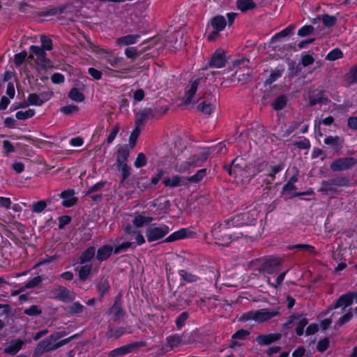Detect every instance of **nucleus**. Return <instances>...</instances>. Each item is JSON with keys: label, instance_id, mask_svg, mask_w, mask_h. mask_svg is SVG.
Wrapping results in <instances>:
<instances>
[{"label": "nucleus", "instance_id": "c85d7f7f", "mask_svg": "<svg viewBox=\"0 0 357 357\" xmlns=\"http://www.w3.org/2000/svg\"><path fill=\"white\" fill-rule=\"evenodd\" d=\"M206 175V169H202L198 170L194 175L192 176L188 177L185 178L186 181L191 183H197L203 179V178Z\"/></svg>", "mask_w": 357, "mask_h": 357}, {"label": "nucleus", "instance_id": "f3484780", "mask_svg": "<svg viewBox=\"0 0 357 357\" xmlns=\"http://www.w3.org/2000/svg\"><path fill=\"white\" fill-rule=\"evenodd\" d=\"M63 202L62 204L66 207H70L76 202V198L73 190H68L64 191L61 195Z\"/></svg>", "mask_w": 357, "mask_h": 357}, {"label": "nucleus", "instance_id": "de8ad7c7", "mask_svg": "<svg viewBox=\"0 0 357 357\" xmlns=\"http://www.w3.org/2000/svg\"><path fill=\"white\" fill-rule=\"evenodd\" d=\"M109 284L107 280L101 281L98 285V290L101 296H103L109 289Z\"/></svg>", "mask_w": 357, "mask_h": 357}, {"label": "nucleus", "instance_id": "c756f323", "mask_svg": "<svg viewBox=\"0 0 357 357\" xmlns=\"http://www.w3.org/2000/svg\"><path fill=\"white\" fill-rule=\"evenodd\" d=\"M197 107L201 112L205 114H210L214 110L213 105L209 102H207L206 101H203L201 102Z\"/></svg>", "mask_w": 357, "mask_h": 357}, {"label": "nucleus", "instance_id": "412c9836", "mask_svg": "<svg viewBox=\"0 0 357 357\" xmlns=\"http://www.w3.org/2000/svg\"><path fill=\"white\" fill-rule=\"evenodd\" d=\"M22 344L23 342L20 340H13L5 345L3 349L4 352L10 354H15L20 351Z\"/></svg>", "mask_w": 357, "mask_h": 357}, {"label": "nucleus", "instance_id": "052dcab7", "mask_svg": "<svg viewBox=\"0 0 357 357\" xmlns=\"http://www.w3.org/2000/svg\"><path fill=\"white\" fill-rule=\"evenodd\" d=\"M137 49L133 47H128L125 50V55L130 59H135L137 56Z\"/></svg>", "mask_w": 357, "mask_h": 357}, {"label": "nucleus", "instance_id": "b1692460", "mask_svg": "<svg viewBox=\"0 0 357 357\" xmlns=\"http://www.w3.org/2000/svg\"><path fill=\"white\" fill-rule=\"evenodd\" d=\"M188 231L185 228H182L174 233L171 234L167 238V242H172L174 241L180 240L187 237Z\"/></svg>", "mask_w": 357, "mask_h": 357}, {"label": "nucleus", "instance_id": "4d7b16f0", "mask_svg": "<svg viewBox=\"0 0 357 357\" xmlns=\"http://www.w3.org/2000/svg\"><path fill=\"white\" fill-rule=\"evenodd\" d=\"M129 350H130L129 347H123L118 348L116 349L113 350L111 352V355L112 356H118V355H124V354L128 353Z\"/></svg>", "mask_w": 357, "mask_h": 357}, {"label": "nucleus", "instance_id": "2eb2a0df", "mask_svg": "<svg viewBox=\"0 0 357 357\" xmlns=\"http://www.w3.org/2000/svg\"><path fill=\"white\" fill-rule=\"evenodd\" d=\"M139 38L137 34L127 35L116 39L115 44L116 46L123 47L126 45H132L136 43Z\"/></svg>", "mask_w": 357, "mask_h": 357}, {"label": "nucleus", "instance_id": "0eeeda50", "mask_svg": "<svg viewBox=\"0 0 357 357\" xmlns=\"http://www.w3.org/2000/svg\"><path fill=\"white\" fill-rule=\"evenodd\" d=\"M204 82V79L200 77H197L191 80L189 84L186 86L184 96V101L185 103L189 104L192 102H195L196 98H195V93L197 90V88L199 85H201L202 82Z\"/></svg>", "mask_w": 357, "mask_h": 357}, {"label": "nucleus", "instance_id": "a878e982", "mask_svg": "<svg viewBox=\"0 0 357 357\" xmlns=\"http://www.w3.org/2000/svg\"><path fill=\"white\" fill-rule=\"evenodd\" d=\"M236 5L238 8L241 11H246L255 8V6L252 0H238Z\"/></svg>", "mask_w": 357, "mask_h": 357}, {"label": "nucleus", "instance_id": "5fc2aeb1", "mask_svg": "<svg viewBox=\"0 0 357 357\" xmlns=\"http://www.w3.org/2000/svg\"><path fill=\"white\" fill-rule=\"evenodd\" d=\"M41 310L36 305H32L29 308L24 310V313L28 315H38L40 314Z\"/></svg>", "mask_w": 357, "mask_h": 357}, {"label": "nucleus", "instance_id": "6e6552de", "mask_svg": "<svg viewBox=\"0 0 357 357\" xmlns=\"http://www.w3.org/2000/svg\"><path fill=\"white\" fill-rule=\"evenodd\" d=\"M210 24L213 30L208 36V40L209 41H213L217 38L218 33L225 29L226 26V21L223 16L217 15L211 20Z\"/></svg>", "mask_w": 357, "mask_h": 357}, {"label": "nucleus", "instance_id": "f03ea898", "mask_svg": "<svg viewBox=\"0 0 357 357\" xmlns=\"http://www.w3.org/2000/svg\"><path fill=\"white\" fill-rule=\"evenodd\" d=\"M64 334L61 333H56L40 342L35 349V354L37 356L41 355L45 351L56 349L68 343L74 336L59 340Z\"/></svg>", "mask_w": 357, "mask_h": 357}, {"label": "nucleus", "instance_id": "13d9d810", "mask_svg": "<svg viewBox=\"0 0 357 357\" xmlns=\"http://www.w3.org/2000/svg\"><path fill=\"white\" fill-rule=\"evenodd\" d=\"M188 319V314L186 312H183L179 315L177 318L176 324L178 328H181L183 325L186 319Z\"/></svg>", "mask_w": 357, "mask_h": 357}, {"label": "nucleus", "instance_id": "a211bd4d", "mask_svg": "<svg viewBox=\"0 0 357 357\" xmlns=\"http://www.w3.org/2000/svg\"><path fill=\"white\" fill-rule=\"evenodd\" d=\"M185 178L179 176H173L167 178L164 180L163 183L166 187L175 188L185 185Z\"/></svg>", "mask_w": 357, "mask_h": 357}, {"label": "nucleus", "instance_id": "9b49d317", "mask_svg": "<svg viewBox=\"0 0 357 357\" xmlns=\"http://www.w3.org/2000/svg\"><path fill=\"white\" fill-rule=\"evenodd\" d=\"M52 97L51 93H42L40 95L36 93L30 94L26 100L27 104L29 105L40 106L47 102Z\"/></svg>", "mask_w": 357, "mask_h": 357}, {"label": "nucleus", "instance_id": "58836bf2", "mask_svg": "<svg viewBox=\"0 0 357 357\" xmlns=\"http://www.w3.org/2000/svg\"><path fill=\"white\" fill-rule=\"evenodd\" d=\"M295 26H293V25H289V26H287V28H285L284 29H283L282 31H280V33L275 34L272 40H275L278 38H283V37H286L289 35H290L293 30L294 29Z\"/></svg>", "mask_w": 357, "mask_h": 357}, {"label": "nucleus", "instance_id": "49530a36", "mask_svg": "<svg viewBox=\"0 0 357 357\" xmlns=\"http://www.w3.org/2000/svg\"><path fill=\"white\" fill-rule=\"evenodd\" d=\"M40 40H41L43 49L44 50H52V40L49 38H47L45 36H42L40 38Z\"/></svg>", "mask_w": 357, "mask_h": 357}, {"label": "nucleus", "instance_id": "e2e57ef3", "mask_svg": "<svg viewBox=\"0 0 357 357\" xmlns=\"http://www.w3.org/2000/svg\"><path fill=\"white\" fill-rule=\"evenodd\" d=\"M296 146L301 149H307L310 147V141L307 139H304L299 142H296Z\"/></svg>", "mask_w": 357, "mask_h": 357}, {"label": "nucleus", "instance_id": "69168bd1", "mask_svg": "<svg viewBox=\"0 0 357 357\" xmlns=\"http://www.w3.org/2000/svg\"><path fill=\"white\" fill-rule=\"evenodd\" d=\"M11 205V200L8 197H0V207L9 208Z\"/></svg>", "mask_w": 357, "mask_h": 357}, {"label": "nucleus", "instance_id": "f704fd0d", "mask_svg": "<svg viewBox=\"0 0 357 357\" xmlns=\"http://www.w3.org/2000/svg\"><path fill=\"white\" fill-rule=\"evenodd\" d=\"M95 248L91 247L88 248L81 256L80 260L82 263H84L91 260L95 255Z\"/></svg>", "mask_w": 357, "mask_h": 357}, {"label": "nucleus", "instance_id": "6ab92c4d", "mask_svg": "<svg viewBox=\"0 0 357 357\" xmlns=\"http://www.w3.org/2000/svg\"><path fill=\"white\" fill-rule=\"evenodd\" d=\"M291 322L296 326V334L299 336L302 335L303 333V328L307 324V319L303 316L293 317Z\"/></svg>", "mask_w": 357, "mask_h": 357}, {"label": "nucleus", "instance_id": "37998d69", "mask_svg": "<svg viewBox=\"0 0 357 357\" xmlns=\"http://www.w3.org/2000/svg\"><path fill=\"white\" fill-rule=\"evenodd\" d=\"M46 206L47 204L45 202L39 201L33 204L32 210L33 212L40 213L46 208Z\"/></svg>", "mask_w": 357, "mask_h": 357}, {"label": "nucleus", "instance_id": "72a5a7b5", "mask_svg": "<svg viewBox=\"0 0 357 357\" xmlns=\"http://www.w3.org/2000/svg\"><path fill=\"white\" fill-rule=\"evenodd\" d=\"M249 335V332L245 330H239L232 335V343L234 345L238 344V340H243Z\"/></svg>", "mask_w": 357, "mask_h": 357}, {"label": "nucleus", "instance_id": "bb28decb", "mask_svg": "<svg viewBox=\"0 0 357 357\" xmlns=\"http://www.w3.org/2000/svg\"><path fill=\"white\" fill-rule=\"evenodd\" d=\"M345 80L349 84H353L357 82V65L351 68L347 73Z\"/></svg>", "mask_w": 357, "mask_h": 357}, {"label": "nucleus", "instance_id": "603ef678", "mask_svg": "<svg viewBox=\"0 0 357 357\" xmlns=\"http://www.w3.org/2000/svg\"><path fill=\"white\" fill-rule=\"evenodd\" d=\"M326 144L337 146L340 144L341 140L338 137H328L324 139Z\"/></svg>", "mask_w": 357, "mask_h": 357}, {"label": "nucleus", "instance_id": "cd10ccee", "mask_svg": "<svg viewBox=\"0 0 357 357\" xmlns=\"http://www.w3.org/2000/svg\"><path fill=\"white\" fill-rule=\"evenodd\" d=\"M129 151L126 149H120L117 153L116 165L127 164Z\"/></svg>", "mask_w": 357, "mask_h": 357}, {"label": "nucleus", "instance_id": "1a4fd4ad", "mask_svg": "<svg viewBox=\"0 0 357 357\" xmlns=\"http://www.w3.org/2000/svg\"><path fill=\"white\" fill-rule=\"evenodd\" d=\"M243 165L242 158H237L234 159L228 169V173L230 175H234L236 178L242 176H250V168L248 169H243L241 166Z\"/></svg>", "mask_w": 357, "mask_h": 357}, {"label": "nucleus", "instance_id": "39448f33", "mask_svg": "<svg viewBox=\"0 0 357 357\" xmlns=\"http://www.w3.org/2000/svg\"><path fill=\"white\" fill-rule=\"evenodd\" d=\"M30 50L31 54L29 57L33 59L37 65L44 69L51 67V62L46 58V54L43 48L32 45L30 47Z\"/></svg>", "mask_w": 357, "mask_h": 357}, {"label": "nucleus", "instance_id": "aec40b11", "mask_svg": "<svg viewBox=\"0 0 357 357\" xmlns=\"http://www.w3.org/2000/svg\"><path fill=\"white\" fill-rule=\"evenodd\" d=\"M153 221V218L137 214L134 216L132 224L136 227H142L149 225Z\"/></svg>", "mask_w": 357, "mask_h": 357}, {"label": "nucleus", "instance_id": "ddd939ff", "mask_svg": "<svg viewBox=\"0 0 357 357\" xmlns=\"http://www.w3.org/2000/svg\"><path fill=\"white\" fill-rule=\"evenodd\" d=\"M225 56L222 51L217 50L211 57L209 66L212 68H220L225 66Z\"/></svg>", "mask_w": 357, "mask_h": 357}, {"label": "nucleus", "instance_id": "4c0bfd02", "mask_svg": "<svg viewBox=\"0 0 357 357\" xmlns=\"http://www.w3.org/2000/svg\"><path fill=\"white\" fill-rule=\"evenodd\" d=\"M69 97L71 100L76 102H82L84 96V95L77 89H73L69 93Z\"/></svg>", "mask_w": 357, "mask_h": 357}, {"label": "nucleus", "instance_id": "09e8293b", "mask_svg": "<svg viewBox=\"0 0 357 357\" xmlns=\"http://www.w3.org/2000/svg\"><path fill=\"white\" fill-rule=\"evenodd\" d=\"M110 313L114 314L115 319L120 318L123 314V311L121 307L115 303L110 310Z\"/></svg>", "mask_w": 357, "mask_h": 357}, {"label": "nucleus", "instance_id": "864d4df0", "mask_svg": "<svg viewBox=\"0 0 357 357\" xmlns=\"http://www.w3.org/2000/svg\"><path fill=\"white\" fill-rule=\"evenodd\" d=\"M84 306L81 305L79 303H74L69 308V312L70 313H79L82 312Z\"/></svg>", "mask_w": 357, "mask_h": 357}, {"label": "nucleus", "instance_id": "f8f14e48", "mask_svg": "<svg viewBox=\"0 0 357 357\" xmlns=\"http://www.w3.org/2000/svg\"><path fill=\"white\" fill-rule=\"evenodd\" d=\"M125 231L127 235L132 236V238L135 240V243L137 245H142L143 243H145V239L142 232L137 229L133 228L132 226H126V227L125 228Z\"/></svg>", "mask_w": 357, "mask_h": 357}, {"label": "nucleus", "instance_id": "f257e3e1", "mask_svg": "<svg viewBox=\"0 0 357 357\" xmlns=\"http://www.w3.org/2000/svg\"><path fill=\"white\" fill-rule=\"evenodd\" d=\"M225 147L224 143H220L215 147L203 148L197 150L196 153L192 158L188 160L178 159L174 167V169L179 173H185L188 172L192 168L195 167L200 162H203L206 160L208 155L215 149H217V152L221 153L223 149Z\"/></svg>", "mask_w": 357, "mask_h": 357}, {"label": "nucleus", "instance_id": "bf43d9fd", "mask_svg": "<svg viewBox=\"0 0 357 357\" xmlns=\"http://www.w3.org/2000/svg\"><path fill=\"white\" fill-rule=\"evenodd\" d=\"M328 344H329V342H328V340L325 338V339H323L321 340H320L318 344H317V349L319 351H324L325 350L327 349L328 347Z\"/></svg>", "mask_w": 357, "mask_h": 357}, {"label": "nucleus", "instance_id": "7c9ffc66", "mask_svg": "<svg viewBox=\"0 0 357 357\" xmlns=\"http://www.w3.org/2000/svg\"><path fill=\"white\" fill-rule=\"evenodd\" d=\"M35 114L34 109H29L25 111H18L15 114V116L19 120H24L32 117Z\"/></svg>", "mask_w": 357, "mask_h": 357}, {"label": "nucleus", "instance_id": "7ed1b4c3", "mask_svg": "<svg viewBox=\"0 0 357 357\" xmlns=\"http://www.w3.org/2000/svg\"><path fill=\"white\" fill-rule=\"evenodd\" d=\"M276 314V312L271 311L266 309L254 310L243 314L241 317L240 320H254L257 322H262L271 319L272 317H275Z\"/></svg>", "mask_w": 357, "mask_h": 357}, {"label": "nucleus", "instance_id": "6e6d98bb", "mask_svg": "<svg viewBox=\"0 0 357 357\" xmlns=\"http://www.w3.org/2000/svg\"><path fill=\"white\" fill-rule=\"evenodd\" d=\"M26 56H27V54L25 52H22L20 54H16L14 58L15 63L17 66H20L24 61Z\"/></svg>", "mask_w": 357, "mask_h": 357}, {"label": "nucleus", "instance_id": "473e14b6", "mask_svg": "<svg viewBox=\"0 0 357 357\" xmlns=\"http://www.w3.org/2000/svg\"><path fill=\"white\" fill-rule=\"evenodd\" d=\"M287 104V99L284 96L278 97L272 103V107L275 110H280L284 107Z\"/></svg>", "mask_w": 357, "mask_h": 357}, {"label": "nucleus", "instance_id": "423d86ee", "mask_svg": "<svg viewBox=\"0 0 357 357\" xmlns=\"http://www.w3.org/2000/svg\"><path fill=\"white\" fill-rule=\"evenodd\" d=\"M169 232L168 226L161 225L160 226H153L147 228L146 231V236L149 242L158 241Z\"/></svg>", "mask_w": 357, "mask_h": 357}, {"label": "nucleus", "instance_id": "a18cd8bd", "mask_svg": "<svg viewBox=\"0 0 357 357\" xmlns=\"http://www.w3.org/2000/svg\"><path fill=\"white\" fill-rule=\"evenodd\" d=\"M313 30H314V29L312 26L305 25L298 29V35L301 37L306 36L308 34H310V33H312L313 31Z\"/></svg>", "mask_w": 357, "mask_h": 357}, {"label": "nucleus", "instance_id": "9d476101", "mask_svg": "<svg viewBox=\"0 0 357 357\" xmlns=\"http://www.w3.org/2000/svg\"><path fill=\"white\" fill-rule=\"evenodd\" d=\"M356 162L354 158H340L331 163V168L333 171H342L351 167Z\"/></svg>", "mask_w": 357, "mask_h": 357}, {"label": "nucleus", "instance_id": "79ce46f5", "mask_svg": "<svg viewBox=\"0 0 357 357\" xmlns=\"http://www.w3.org/2000/svg\"><path fill=\"white\" fill-rule=\"evenodd\" d=\"M146 164V158L145 155L142 153H140L137 155L136 160L135 161V167L137 168H139L145 166Z\"/></svg>", "mask_w": 357, "mask_h": 357}, {"label": "nucleus", "instance_id": "4468645a", "mask_svg": "<svg viewBox=\"0 0 357 357\" xmlns=\"http://www.w3.org/2000/svg\"><path fill=\"white\" fill-rule=\"evenodd\" d=\"M54 296L63 301H70L75 299V296L73 291L63 287H59L54 290Z\"/></svg>", "mask_w": 357, "mask_h": 357}, {"label": "nucleus", "instance_id": "0e129e2a", "mask_svg": "<svg viewBox=\"0 0 357 357\" xmlns=\"http://www.w3.org/2000/svg\"><path fill=\"white\" fill-rule=\"evenodd\" d=\"M88 73L91 76H92L95 79H100L102 77V73L100 70L93 68H89L88 70Z\"/></svg>", "mask_w": 357, "mask_h": 357}, {"label": "nucleus", "instance_id": "5701e85b", "mask_svg": "<svg viewBox=\"0 0 357 357\" xmlns=\"http://www.w3.org/2000/svg\"><path fill=\"white\" fill-rule=\"evenodd\" d=\"M102 58L105 59L112 67L116 68L119 63L123 60L122 57H117L114 56L109 52H104Z\"/></svg>", "mask_w": 357, "mask_h": 357}, {"label": "nucleus", "instance_id": "e433bc0d", "mask_svg": "<svg viewBox=\"0 0 357 357\" xmlns=\"http://www.w3.org/2000/svg\"><path fill=\"white\" fill-rule=\"evenodd\" d=\"M342 52L340 50L335 48L328 52V54L326 56V59L329 61H335L342 58Z\"/></svg>", "mask_w": 357, "mask_h": 357}, {"label": "nucleus", "instance_id": "8fccbe9b", "mask_svg": "<svg viewBox=\"0 0 357 357\" xmlns=\"http://www.w3.org/2000/svg\"><path fill=\"white\" fill-rule=\"evenodd\" d=\"M132 243L130 242H124L119 245L114 250V253H119L123 251L127 250L129 248L132 246Z\"/></svg>", "mask_w": 357, "mask_h": 357}, {"label": "nucleus", "instance_id": "680f3d73", "mask_svg": "<svg viewBox=\"0 0 357 357\" xmlns=\"http://www.w3.org/2000/svg\"><path fill=\"white\" fill-rule=\"evenodd\" d=\"M61 111L66 114H70L77 111V107L75 105H67L61 107Z\"/></svg>", "mask_w": 357, "mask_h": 357}, {"label": "nucleus", "instance_id": "c03bdc74", "mask_svg": "<svg viewBox=\"0 0 357 357\" xmlns=\"http://www.w3.org/2000/svg\"><path fill=\"white\" fill-rule=\"evenodd\" d=\"M119 131V127L118 125L114 126L112 128V130L107 138V143L108 144H111L114 141V139L116 138Z\"/></svg>", "mask_w": 357, "mask_h": 357}, {"label": "nucleus", "instance_id": "20e7f679", "mask_svg": "<svg viewBox=\"0 0 357 357\" xmlns=\"http://www.w3.org/2000/svg\"><path fill=\"white\" fill-rule=\"evenodd\" d=\"M258 213L256 210L238 214L234 216L229 222V225L239 227L253 223L257 218Z\"/></svg>", "mask_w": 357, "mask_h": 357}, {"label": "nucleus", "instance_id": "dca6fc26", "mask_svg": "<svg viewBox=\"0 0 357 357\" xmlns=\"http://www.w3.org/2000/svg\"><path fill=\"white\" fill-rule=\"evenodd\" d=\"M281 335L278 333L268 334V335H259L256 340L259 344L261 345H267L275 341L278 340L280 338Z\"/></svg>", "mask_w": 357, "mask_h": 357}, {"label": "nucleus", "instance_id": "2f4dec72", "mask_svg": "<svg viewBox=\"0 0 357 357\" xmlns=\"http://www.w3.org/2000/svg\"><path fill=\"white\" fill-rule=\"evenodd\" d=\"M140 128H141V126L135 124V128H134V130H132V132L130 134V136L129 138V144L132 148H133L136 144L137 139L140 133Z\"/></svg>", "mask_w": 357, "mask_h": 357}, {"label": "nucleus", "instance_id": "ea45409f", "mask_svg": "<svg viewBox=\"0 0 357 357\" xmlns=\"http://www.w3.org/2000/svg\"><path fill=\"white\" fill-rule=\"evenodd\" d=\"M91 268L89 265L82 266L79 270V275L82 280H86L91 274Z\"/></svg>", "mask_w": 357, "mask_h": 357}, {"label": "nucleus", "instance_id": "a19ab883", "mask_svg": "<svg viewBox=\"0 0 357 357\" xmlns=\"http://www.w3.org/2000/svg\"><path fill=\"white\" fill-rule=\"evenodd\" d=\"M323 23L325 26L330 27L334 25L337 21L336 17L328 15H324L322 16Z\"/></svg>", "mask_w": 357, "mask_h": 357}, {"label": "nucleus", "instance_id": "c9c22d12", "mask_svg": "<svg viewBox=\"0 0 357 357\" xmlns=\"http://www.w3.org/2000/svg\"><path fill=\"white\" fill-rule=\"evenodd\" d=\"M119 172L122 176V182L125 181L130 174V168L128 164L116 165Z\"/></svg>", "mask_w": 357, "mask_h": 357}, {"label": "nucleus", "instance_id": "393cba45", "mask_svg": "<svg viewBox=\"0 0 357 357\" xmlns=\"http://www.w3.org/2000/svg\"><path fill=\"white\" fill-rule=\"evenodd\" d=\"M151 114V112L149 109H144L139 111L136 114V122L135 124L139 126H142L146 119Z\"/></svg>", "mask_w": 357, "mask_h": 357}, {"label": "nucleus", "instance_id": "338daca9", "mask_svg": "<svg viewBox=\"0 0 357 357\" xmlns=\"http://www.w3.org/2000/svg\"><path fill=\"white\" fill-rule=\"evenodd\" d=\"M167 341L171 347L177 345L180 342V337L178 336H169L167 338Z\"/></svg>", "mask_w": 357, "mask_h": 357}, {"label": "nucleus", "instance_id": "3c124183", "mask_svg": "<svg viewBox=\"0 0 357 357\" xmlns=\"http://www.w3.org/2000/svg\"><path fill=\"white\" fill-rule=\"evenodd\" d=\"M293 248H297V249L302 250H304L307 252H313L314 250V248L312 245H310L307 244H298V245H296L294 246L289 248V249H293Z\"/></svg>", "mask_w": 357, "mask_h": 357}, {"label": "nucleus", "instance_id": "4be33fe9", "mask_svg": "<svg viewBox=\"0 0 357 357\" xmlns=\"http://www.w3.org/2000/svg\"><path fill=\"white\" fill-rule=\"evenodd\" d=\"M113 248L111 245H105L98 250L97 259L99 261L107 259L112 254Z\"/></svg>", "mask_w": 357, "mask_h": 357}, {"label": "nucleus", "instance_id": "774afa93", "mask_svg": "<svg viewBox=\"0 0 357 357\" xmlns=\"http://www.w3.org/2000/svg\"><path fill=\"white\" fill-rule=\"evenodd\" d=\"M301 61H302V64L304 66H307L312 64V63L314 62V59L312 58V56L311 55L305 54V55L303 56Z\"/></svg>", "mask_w": 357, "mask_h": 357}]
</instances>
